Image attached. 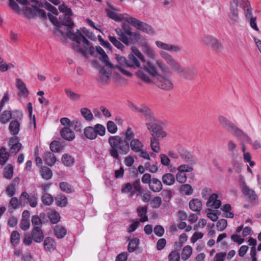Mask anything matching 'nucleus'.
<instances>
[{
    "label": "nucleus",
    "instance_id": "f257e3e1",
    "mask_svg": "<svg viewBox=\"0 0 261 261\" xmlns=\"http://www.w3.org/2000/svg\"><path fill=\"white\" fill-rule=\"evenodd\" d=\"M65 25L67 28V36L70 39L77 43L75 46L76 51L81 53L84 57L88 54L93 55L95 53V49L91 45L90 42L82 34L81 31L76 29L75 32L73 30V22L70 16L65 15L62 19H60L59 27Z\"/></svg>",
    "mask_w": 261,
    "mask_h": 261
},
{
    "label": "nucleus",
    "instance_id": "c85d7f7f",
    "mask_svg": "<svg viewBox=\"0 0 261 261\" xmlns=\"http://www.w3.org/2000/svg\"><path fill=\"white\" fill-rule=\"evenodd\" d=\"M12 155L9 152L7 151L5 147L0 149V165H4L8 161L10 156Z\"/></svg>",
    "mask_w": 261,
    "mask_h": 261
},
{
    "label": "nucleus",
    "instance_id": "338daca9",
    "mask_svg": "<svg viewBox=\"0 0 261 261\" xmlns=\"http://www.w3.org/2000/svg\"><path fill=\"white\" fill-rule=\"evenodd\" d=\"M28 203H29L30 205L32 207H35L37 206L38 204V198L37 197L34 195H29L28 197Z\"/></svg>",
    "mask_w": 261,
    "mask_h": 261
},
{
    "label": "nucleus",
    "instance_id": "9b49d317",
    "mask_svg": "<svg viewBox=\"0 0 261 261\" xmlns=\"http://www.w3.org/2000/svg\"><path fill=\"white\" fill-rule=\"evenodd\" d=\"M116 11L118 10L110 5H108V8L106 10L108 16L117 22H121L122 20L126 21V19L130 18L127 14H117Z\"/></svg>",
    "mask_w": 261,
    "mask_h": 261
},
{
    "label": "nucleus",
    "instance_id": "7ed1b4c3",
    "mask_svg": "<svg viewBox=\"0 0 261 261\" xmlns=\"http://www.w3.org/2000/svg\"><path fill=\"white\" fill-rule=\"evenodd\" d=\"M115 59L118 64L116 66L113 65L114 67L112 69V71L118 69L123 75L127 77H131L132 76V73L128 70V68L140 67L139 61L133 54L128 55V60L119 55H116Z\"/></svg>",
    "mask_w": 261,
    "mask_h": 261
},
{
    "label": "nucleus",
    "instance_id": "79ce46f5",
    "mask_svg": "<svg viewBox=\"0 0 261 261\" xmlns=\"http://www.w3.org/2000/svg\"><path fill=\"white\" fill-rule=\"evenodd\" d=\"M27 108L29 114L30 116V128L31 129L32 128H36V121H35V115H33L32 116V112H33V108L31 102H29L27 104Z\"/></svg>",
    "mask_w": 261,
    "mask_h": 261
},
{
    "label": "nucleus",
    "instance_id": "69168bd1",
    "mask_svg": "<svg viewBox=\"0 0 261 261\" xmlns=\"http://www.w3.org/2000/svg\"><path fill=\"white\" fill-rule=\"evenodd\" d=\"M168 258L169 261H179V254L176 251L173 250L168 255Z\"/></svg>",
    "mask_w": 261,
    "mask_h": 261
},
{
    "label": "nucleus",
    "instance_id": "412c9836",
    "mask_svg": "<svg viewBox=\"0 0 261 261\" xmlns=\"http://www.w3.org/2000/svg\"><path fill=\"white\" fill-rule=\"evenodd\" d=\"M31 236L33 240L36 243L41 242L44 239V234L41 228H33Z\"/></svg>",
    "mask_w": 261,
    "mask_h": 261
},
{
    "label": "nucleus",
    "instance_id": "6e6d98bb",
    "mask_svg": "<svg viewBox=\"0 0 261 261\" xmlns=\"http://www.w3.org/2000/svg\"><path fill=\"white\" fill-rule=\"evenodd\" d=\"M31 221L33 228H41L42 222L41 218L38 215L33 216Z\"/></svg>",
    "mask_w": 261,
    "mask_h": 261
},
{
    "label": "nucleus",
    "instance_id": "49530a36",
    "mask_svg": "<svg viewBox=\"0 0 261 261\" xmlns=\"http://www.w3.org/2000/svg\"><path fill=\"white\" fill-rule=\"evenodd\" d=\"M177 72L180 77L185 79H189L190 77L188 68L181 67L180 65L177 68L175 71Z\"/></svg>",
    "mask_w": 261,
    "mask_h": 261
},
{
    "label": "nucleus",
    "instance_id": "4be33fe9",
    "mask_svg": "<svg viewBox=\"0 0 261 261\" xmlns=\"http://www.w3.org/2000/svg\"><path fill=\"white\" fill-rule=\"evenodd\" d=\"M16 86L19 91L18 92L19 96L27 97L28 96L29 90L27 88L25 83L19 79H17Z\"/></svg>",
    "mask_w": 261,
    "mask_h": 261
},
{
    "label": "nucleus",
    "instance_id": "423d86ee",
    "mask_svg": "<svg viewBox=\"0 0 261 261\" xmlns=\"http://www.w3.org/2000/svg\"><path fill=\"white\" fill-rule=\"evenodd\" d=\"M157 74L156 68L149 62H147L136 73V75L143 82L150 84L152 81L151 77Z\"/></svg>",
    "mask_w": 261,
    "mask_h": 261
},
{
    "label": "nucleus",
    "instance_id": "13d9d810",
    "mask_svg": "<svg viewBox=\"0 0 261 261\" xmlns=\"http://www.w3.org/2000/svg\"><path fill=\"white\" fill-rule=\"evenodd\" d=\"M139 243V240L137 238H134L129 241L128 245V251L129 252L134 251Z\"/></svg>",
    "mask_w": 261,
    "mask_h": 261
},
{
    "label": "nucleus",
    "instance_id": "393cba45",
    "mask_svg": "<svg viewBox=\"0 0 261 261\" xmlns=\"http://www.w3.org/2000/svg\"><path fill=\"white\" fill-rule=\"evenodd\" d=\"M190 208L194 212H200L202 208L201 201L197 198L192 199L189 203Z\"/></svg>",
    "mask_w": 261,
    "mask_h": 261
},
{
    "label": "nucleus",
    "instance_id": "de8ad7c7",
    "mask_svg": "<svg viewBox=\"0 0 261 261\" xmlns=\"http://www.w3.org/2000/svg\"><path fill=\"white\" fill-rule=\"evenodd\" d=\"M60 189L67 193H71L73 192L74 189L72 186L67 182H61L59 184Z\"/></svg>",
    "mask_w": 261,
    "mask_h": 261
},
{
    "label": "nucleus",
    "instance_id": "a18cd8bd",
    "mask_svg": "<svg viewBox=\"0 0 261 261\" xmlns=\"http://www.w3.org/2000/svg\"><path fill=\"white\" fill-rule=\"evenodd\" d=\"M41 199L42 203L46 205H50L54 202L53 196L49 193H43Z\"/></svg>",
    "mask_w": 261,
    "mask_h": 261
},
{
    "label": "nucleus",
    "instance_id": "4c0bfd02",
    "mask_svg": "<svg viewBox=\"0 0 261 261\" xmlns=\"http://www.w3.org/2000/svg\"><path fill=\"white\" fill-rule=\"evenodd\" d=\"M192 251V248L190 246L187 245L184 247L181 251V259L183 260L188 259L191 256Z\"/></svg>",
    "mask_w": 261,
    "mask_h": 261
},
{
    "label": "nucleus",
    "instance_id": "c756f323",
    "mask_svg": "<svg viewBox=\"0 0 261 261\" xmlns=\"http://www.w3.org/2000/svg\"><path fill=\"white\" fill-rule=\"evenodd\" d=\"M147 208L146 206H139L137 209V213L138 216L140 218V221L144 222L147 221L148 220V217L146 215Z\"/></svg>",
    "mask_w": 261,
    "mask_h": 261
},
{
    "label": "nucleus",
    "instance_id": "20e7f679",
    "mask_svg": "<svg viewBox=\"0 0 261 261\" xmlns=\"http://www.w3.org/2000/svg\"><path fill=\"white\" fill-rule=\"evenodd\" d=\"M109 143L111 146L110 154L116 159H119L118 153L125 154L129 150L128 142L119 136L110 137Z\"/></svg>",
    "mask_w": 261,
    "mask_h": 261
},
{
    "label": "nucleus",
    "instance_id": "6ab92c4d",
    "mask_svg": "<svg viewBox=\"0 0 261 261\" xmlns=\"http://www.w3.org/2000/svg\"><path fill=\"white\" fill-rule=\"evenodd\" d=\"M217 194L215 193L212 194L209 197L206 202V206L208 207H212L214 208H218L221 204V202L220 200L217 199Z\"/></svg>",
    "mask_w": 261,
    "mask_h": 261
},
{
    "label": "nucleus",
    "instance_id": "864d4df0",
    "mask_svg": "<svg viewBox=\"0 0 261 261\" xmlns=\"http://www.w3.org/2000/svg\"><path fill=\"white\" fill-rule=\"evenodd\" d=\"M231 206L229 204H225L221 208V210L225 213L224 217L226 218H232L234 217V214L230 212L231 210Z\"/></svg>",
    "mask_w": 261,
    "mask_h": 261
},
{
    "label": "nucleus",
    "instance_id": "774afa93",
    "mask_svg": "<svg viewBox=\"0 0 261 261\" xmlns=\"http://www.w3.org/2000/svg\"><path fill=\"white\" fill-rule=\"evenodd\" d=\"M227 220L224 219H221L218 221L217 223V227L220 231L224 230L227 227Z\"/></svg>",
    "mask_w": 261,
    "mask_h": 261
},
{
    "label": "nucleus",
    "instance_id": "5fc2aeb1",
    "mask_svg": "<svg viewBox=\"0 0 261 261\" xmlns=\"http://www.w3.org/2000/svg\"><path fill=\"white\" fill-rule=\"evenodd\" d=\"M59 10L66 16H71L73 15L72 10L68 7L65 3L62 4L59 7Z\"/></svg>",
    "mask_w": 261,
    "mask_h": 261
},
{
    "label": "nucleus",
    "instance_id": "4468645a",
    "mask_svg": "<svg viewBox=\"0 0 261 261\" xmlns=\"http://www.w3.org/2000/svg\"><path fill=\"white\" fill-rule=\"evenodd\" d=\"M202 42L211 47L216 51H219L221 48V44L216 38L212 36H205L202 39Z\"/></svg>",
    "mask_w": 261,
    "mask_h": 261
},
{
    "label": "nucleus",
    "instance_id": "6e6552de",
    "mask_svg": "<svg viewBox=\"0 0 261 261\" xmlns=\"http://www.w3.org/2000/svg\"><path fill=\"white\" fill-rule=\"evenodd\" d=\"M128 107L132 111L141 113L146 121L155 116L152 110L145 105H140L139 106H137L134 103L129 102Z\"/></svg>",
    "mask_w": 261,
    "mask_h": 261
},
{
    "label": "nucleus",
    "instance_id": "a19ab883",
    "mask_svg": "<svg viewBox=\"0 0 261 261\" xmlns=\"http://www.w3.org/2000/svg\"><path fill=\"white\" fill-rule=\"evenodd\" d=\"M56 204L60 207H65L67 204V198L66 196L63 194L58 195L55 197Z\"/></svg>",
    "mask_w": 261,
    "mask_h": 261
},
{
    "label": "nucleus",
    "instance_id": "ddd939ff",
    "mask_svg": "<svg viewBox=\"0 0 261 261\" xmlns=\"http://www.w3.org/2000/svg\"><path fill=\"white\" fill-rule=\"evenodd\" d=\"M155 43L159 48L175 54L180 52L182 49V47L177 44H168L160 41H156Z\"/></svg>",
    "mask_w": 261,
    "mask_h": 261
},
{
    "label": "nucleus",
    "instance_id": "f03ea898",
    "mask_svg": "<svg viewBox=\"0 0 261 261\" xmlns=\"http://www.w3.org/2000/svg\"><path fill=\"white\" fill-rule=\"evenodd\" d=\"M20 5L24 6L22 11L29 19L39 17L43 19L46 18V13L41 9L43 6L42 3L38 0H15ZM43 7L55 15L58 14V10L50 3L45 2Z\"/></svg>",
    "mask_w": 261,
    "mask_h": 261
},
{
    "label": "nucleus",
    "instance_id": "cd10ccee",
    "mask_svg": "<svg viewBox=\"0 0 261 261\" xmlns=\"http://www.w3.org/2000/svg\"><path fill=\"white\" fill-rule=\"evenodd\" d=\"M54 234L58 239L63 238L67 233V230L63 226L57 225L54 228Z\"/></svg>",
    "mask_w": 261,
    "mask_h": 261
},
{
    "label": "nucleus",
    "instance_id": "3c124183",
    "mask_svg": "<svg viewBox=\"0 0 261 261\" xmlns=\"http://www.w3.org/2000/svg\"><path fill=\"white\" fill-rule=\"evenodd\" d=\"M156 65L161 70L163 73L165 74L164 75L167 76V74H171V71L170 68L161 61H158L156 62Z\"/></svg>",
    "mask_w": 261,
    "mask_h": 261
},
{
    "label": "nucleus",
    "instance_id": "c9c22d12",
    "mask_svg": "<svg viewBox=\"0 0 261 261\" xmlns=\"http://www.w3.org/2000/svg\"><path fill=\"white\" fill-rule=\"evenodd\" d=\"M62 162L65 166L71 167L74 164V159L68 154H64L62 155Z\"/></svg>",
    "mask_w": 261,
    "mask_h": 261
},
{
    "label": "nucleus",
    "instance_id": "473e14b6",
    "mask_svg": "<svg viewBox=\"0 0 261 261\" xmlns=\"http://www.w3.org/2000/svg\"><path fill=\"white\" fill-rule=\"evenodd\" d=\"M127 36L129 37V38L128 37L129 44H125L127 46L136 43L141 38V35L136 32H130L127 35Z\"/></svg>",
    "mask_w": 261,
    "mask_h": 261
},
{
    "label": "nucleus",
    "instance_id": "ea45409f",
    "mask_svg": "<svg viewBox=\"0 0 261 261\" xmlns=\"http://www.w3.org/2000/svg\"><path fill=\"white\" fill-rule=\"evenodd\" d=\"M110 41L118 49L123 51L125 48L124 45L120 42L121 40H118L115 37L109 35L108 36Z\"/></svg>",
    "mask_w": 261,
    "mask_h": 261
},
{
    "label": "nucleus",
    "instance_id": "1a4fd4ad",
    "mask_svg": "<svg viewBox=\"0 0 261 261\" xmlns=\"http://www.w3.org/2000/svg\"><path fill=\"white\" fill-rule=\"evenodd\" d=\"M126 22L137 29L148 34L152 35L154 34V30L150 25L135 18L130 17V18L126 19Z\"/></svg>",
    "mask_w": 261,
    "mask_h": 261
},
{
    "label": "nucleus",
    "instance_id": "e433bc0d",
    "mask_svg": "<svg viewBox=\"0 0 261 261\" xmlns=\"http://www.w3.org/2000/svg\"><path fill=\"white\" fill-rule=\"evenodd\" d=\"M235 135L241 141V144L244 143H251V138L244 132H236Z\"/></svg>",
    "mask_w": 261,
    "mask_h": 261
},
{
    "label": "nucleus",
    "instance_id": "aec40b11",
    "mask_svg": "<svg viewBox=\"0 0 261 261\" xmlns=\"http://www.w3.org/2000/svg\"><path fill=\"white\" fill-rule=\"evenodd\" d=\"M141 46L143 51L148 57L152 59L155 58V51L145 40L141 42Z\"/></svg>",
    "mask_w": 261,
    "mask_h": 261
},
{
    "label": "nucleus",
    "instance_id": "bb28decb",
    "mask_svg": "<svg viewBox=\"0 0 261 261\" xmlns=\"http://www.w3.org/2000/svg\"><path fill=\"white\" fill-rule=\"evenodd\" d=\"M47 216L50 221L53 224L57 223L61 219L59 213L55 210L49 209L47 212Z\"/></svg>",
    "mask_w": 261,
    "mask_h": 261
},
{
    "label": "nucleus",
    "instance_id": "37998d69",
    "mask_svg": "<svg viewBox=\"0 0 261 261\" xmlns=\"http://www.w3.org/2000/svg\"><path fill=\"white\" fill-rule=\"evenodd\" d=\"M115 32L117 35L119 36V39L121 40L124 44H129L128 41V37L126 35L125 33L120 28H116Z\"/></svg>",
    "mask_w": 261,
    "mask_h": 261
},
{
    "label": "nucleus",
    "instance_id": "c03bdc74",
    "mask_svg": "<svg viewBox=\"0 0 261 261\" xmlns=\"http://www.w3.org/2000/svg\"><path fill=\"white\" fill-rule=\"evenodd\" d=\"M83 127L82 121L79 119H75L71 122L69 130H71V129L74 130H82Z\"/></svg>",
    "mask_w": 261,
    "mask_h": 261
},
{
    "label": "nucleus",
    "instance_id": "2f4dec72",
    "mask_svg": "<svg viewBox=\"0 0 261 261\" xmlns=\"http://www.w3.org/2000/svg\"><path fill=\"white\" fill-rule=\"evenodd\" d=\"M162 180L165 185L171 186L175 182V179L174 176L172 174L168 173L163 175Z\"/></svg>",
    "mask_w": 261,
    "mask_h": 261
},
{
    "label": "nucleus",
    "instance_id": "dca6fc26",
    "mask_svg": "<svg viewBox=\"0 0 261 261\" xmlns=\"http://www.w3.org/2000/svg\"><path fill=\"white\" fill-rule=\"evenodd\" d=\"M218 121L219 124L224 129H231L232 130H241L233 122L228 120L223 115H219Z\"/></svg>",
    "mask_w": 261,
    "mask_h": 261
},
{
    "label": "nucleus",
    "instance_id": "603ef678",
    "mask_svg": "<svg viewBox=\"0 0 261 261\" xmlns=\"http://www.w3.org/2000/svg\"><path fill=\"white\" fill-rule=\"evenodd\" d=\"M12 118V113L9 111H4L0 117V121L3 123H6Z\"/></svg>",
    "mask_w": 261,
    "mask_h": 261
},
{
    "label": "nucleus",
    "instance_id": "7c9ffc66",
    "mask_svg": "<svg viewBox=\"0 0 261 261\" xmlns=\"http://www.w3.org/2000/svg\"><path fill=\"white\" fill-rule=\"evenodd\" d=\"M14 173V167L12 164L7 165L4 169L3 176L7 179L12 178Z\"/></svg>",
    "mask_w": 261,
    "mask_h": 261
},
{
    "label": "nucleus",
    "instance_id": "bf43d9fd",
    "mask_svg": "<svg viewBox=\"0 0 261 261\" xmlns=\"http://www.w3.org/2000/svg\"><path fill=\"white\" fill-rule=\"evenodd\" d=\"M65 93H66L67 96L71 100H77L80 99V98L81 97V95L79 94L74 93L71 89H65Z\"/></svg>",
    "mask_w": 261,
    "mask_h": 261
},
{
    "label": "nucleus",
    "instance_id": "2eb2a0df",
    "mask_svg": "<svg viewBox=\"0 0 261 261\" xmlns=\"http://www.w3.org/2000/svg\"><path fill=\"white\" fill-rule=\"evenodd\" d=\"M161 57L165 60L167 64L175 71L180 65L179 63L173 58V57L165 51L160 53Z\"/></svg>",
    "mask_w": 261,
    "mask_h": 261
},
{
    "label": "nucleus",
    "instance_id": "9d476101",
    "mask_svg": "<svg viewBox=\"0 0 261 261\" xmlns=\"http://www.w3.org/2000/svg\"><path fill=\"white\" fill-rule=\"evenodd\" d=\"M145 125L148 130H163L167 128L168 123L159 120L154 116L148 120Z\"/></svg>",
    "mask_w": 261,
    "mask_h": 261
},
{
    "label": "nucleus",
    "instance_id": "b1692460",
    "mask_svg": "<svg viewBox=\"0 0 261 261\" xmlns=\"http://www.w3.org/2000/svg\"><path fill=\"white\" fill-rule=\"evenodd\" d=\"M149 188L154 192H159L163 189L161 181L156 178H153L149 184Z\"/></svg>",
    "mask_w": 261,
    "mask_h": 261
},
{
    "label": "nucleus",
    "instance_id": "f3484780",
    "mask_svg": "<svg viewBox=\"0 0 261 261\" xmlns=\"http://www.w3.org/2000/svg\"><path fill=\"white\" fill-rule=\"evenodd\" d=\"M178 151L181 158L185 160V162L194 164L196 162V158L195 156L190 152H189L182 147L178 148Z\"/></svg>",
    "mask_w": 261,
    "mask_h": 261
},
{
    "label": "nucleus",
    "instance_id": "a211bd4d",
    "mask_svg": "<svg viewBox=\"0 0 261 261\" xmlns=\"http://www.w3.org/2000/svg\"><path fill=\"white\" fill-rule=\"evenodd\" d=\"M241 191L251 202H256L258 200V197L254 191L250 189L248 186L242 189Z\"/></svg>",
    "mask_w": 261,
    "mask_h": 261
},
{
    "label": "nucleus",
    "instance_id": "09e8293b",
    "mask_svg": "<svg viewBox=\"0 0 261 261\" xmlns=\"http://www.w3.org/2000/svg\"><path fill=\"white\" fill-rule=\"evenodd\" d=\"M179 191L180 193L187 195L192 194L193 190L192 187L189 184H184L180 186Z\"/></svg>",
    "mask_w": 261,
    "mask_h": 261
},
{
    "label": "nucleus",
    "instance_id": "052dcab7",
    "mask_svg": "<svg viewBox=\"0 0 261 261\" xmlns=\"http://www.w3.org/2000/svg\"><path fill=\"white\" fill-rule=\"evenodd\" d=\"M60 123L65 127L62 128L61 130H69L70 127V124L71 122L69 119L66 117L62 118L60 120Z\"/></svg>",
    "mask_w": 261,
    "mask_h": 261
},
{
    "label": "nucleus",
    "instance_id": "39448f33",
    "mask_svg": "<svg viewBox=\"0 0 261 261\" xmlns=\"http://www.w3.org/2000/svg\"><path fill=\"white\" fill-rule=\"evenodd\" d=\"M96 51L100 55V60L105 63L104 66L99 70L98 80L101 83L105 84L110 80L112 69L114 67L113 64L109 62L108 56L100 46H96Z\"/></svg>",
    "mask_w": 261,
    "mask_h": 261
},
{
    "label": "nucleus",
    "instance_id": "58836bf2",
    "mask_svg": "<svg viewBox=\"0 0 261 261\" xmlns=\"http://www.w3.org/2000/svg\"><path fill=\"white\" fill-rule=\"evenodd\" d=\"M40 172L42 178L45 180H49L52 177V171L49 168L46 166L42 167Z\"/></svg>",
    "mask_w": 261,
    "mask_h": 261
},
{
    "label": "nucleus",
    "instance_id": "f704fd0d",
    "mask_svg": "<svg viewBox=\"0 0 261 261\" xmlns=\"http://www.w3.org/2000/svg\"><path fill=\"white\" fill-rule=\"evenodd\" d=\"M132 149L136 152H139L143 147V144L138 139H133L130 143Z\"/></svg>",
    "mask_w": 261,
    "mask_h": 261
},
{
    "label": "nucleus",
    "instance_id": "5701e85b",
    "mask_svg": "<svg viewBox=\"0 0 261 261\" xmlns=\"http://www.w3.org/2000/svg\"><path fill=\"white\" fill-rule=\"evenodd\" d=\"M43 246L45 250L51 252L55 249L56 244L52 238L47 237L44 240Z\"/></svg>",
    "mask_w": 261,
    "mask_h": 261
},
{
    "label": "nucleus",
    "instance_id": "0eeeda50",
    "mask_svg": "<svg viewBox=\"0 0 261 261\" xmlns=\"http://www.w3.org/2000/svg\"><path fill=\"white\" fill-rule=\"evenodd\" d=\"M154 77V83L159 88L165 91H170L173 89V83L168 76L157 72Z\"/></svg>",
    "mask_w": 261,
    "mask_h": 261
},
{
    "label": "nucleus",
    "instance_id": "a878e982",
    "mask_svg": "<svg viewBox=\"0 0 261 261\" xmlns=\"http://www.w3.org/2000/svg\"><path fill=\"white\" fill-rule=\"evenodd\" d=\"M43 160L45 163L49 166H53L57 161L55 154L49 151L44 153Z\"/></svg>",
    "mask_w": 261,
    "mask_h": 261
},
{
    "label": "nucleus",
    "instance_id": "680f3d73",
    "mask_svg": "<svg viewBox=\"0 0 261 261\" xmlns=\"http://www.w3.org/2000/svg\"><path fill=\"white\" fill-rule=\"evenodd\" d=\"M61 136L66 140L71 141L75 138L73 132H60Z\"/></svg>",
    "mask_w": 261,
    "mask_h": 261
},
{
    "label": "nucleus",
    "instance_id": "e2e57ef3",
    "mask_svg": "<svg viewBox=\"0 0 261 261\" xmlns=\"http://www.w3.org/2000/svg\"><path fill=\"white\" fill-rule=\"evenodd\" d=\"M150 146L152 150L155 152H159L160 150L159 142L156 138H151Z\"/></svg>",
    "mask_w": 261,
    "mask_h": 261
},
{
    "label": "nucleus",
    "instance_id": "0e129e2a",
    "mask_svg": "<svg viewBox=\"0 0 261 261\" xmlns=\"http://www.w3.org/2000/svg\"><path fill=\"white\" fill-rule=\"evenodd\" d=\"M10 146V149L9 150V152L12 155H15L16 153H17L22 147V145L21 143H19L17 144H13L12 145Z\"/></svg>",
    "mask_w": 261,
    "mask_h": 261
},
{
    "label": "nucleus",
    "instance_id": "72a5a7b5",
    "mask_svg": "<svg viewBox=\"0 0 261 261\" xmlns=\"http://www.w3.org/2000/svg\"><path fill=\"white\" fill-rule=\"evenodd\" d=\"M81 115L87 121H91L93 119V115L87 108H82L80 110Z\"/></svg>",
    "mask_w": 261,
    "mask_h": 261
},
{
    "label": "nucleus",
    "instance_id": "8fccbe9b",
    "mask_svg": "<svg viewBox=\"0 0 261 261\" xmlns=\"http://www.w3.org/2000/svg\"><path fill=\"white\" fill-rule=\"evenodd\" d=\"M10 240L13 246H16L20 242V234L17 231H12Z\"/></svg>",
    "mask_w": 261,
    "mask_h": 261
},
{
    "label": "nucleus",
    "instance_id": "f8f14e48",
    "mask_svg": "<svg viewBox=\"0 0 261 261\" xmlns=\"http://www.w3.org/2000/svg\"><path fill=\"white\" fill-rule=\"evenodd\" d=\"M238 7V0H230V12L228 16L231 23L233 24L239 22V16Z\"/></svg>",
    "mask_w": 261,
    "mask_h": 261
},
{
    "label": "nucleus",
    "instance_id": "4d7b16f0",
    "mask_svg": "<svg viewBox=\"0 0 261 261\" xmlns=\"http://www.w3.org/2000/svg\"><path fill=\"white\" fill-rule=\"evenodd\" d=\"M63 148L61 144L57 141H53L50 144V149L51 151L54 152H59Z\"/></svg>",
    "mask_w": 261,
    "mask_h": 261
}]
</instances>
